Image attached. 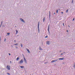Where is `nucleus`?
Masks as SVG:
<instances>
[{
  "instance_id": "a878e982",
  "label": "nucleus",
  "mask_w": 75,
  "mask_h": 75,
  "mask_svg": "<svg viewBox=\"0 0 75 75\" xmlns=\"http://www.w3.org/2000/svg\"><path fill=\"white\" fill-rule=\"evenodd\" d=\"M48 62H45V63H44V64H47V63H48Z\"/></svg>"
},
{
  "instance_id": "473e14b6",
  "label": "nucleus",
  "mask_w": 75,
  "mask_h": 75,
  "mask_svg": "<svg viewBox=\"0 0 75 75\" xmlns=\"http://www.w3.org/2000/svg\"><path fill=\"white\" fill-rule=\"evenodd\" d=\"M1 41V36H0V41Z\"/></svg>"
},
{
  "instance_id": "0eeeda50",
  "label": "nucleus",
  "mask_w": 75,
  "mask_h": 75,
  "mask_svg": "<svg viewBox=\"0 0 75 75\" xmlns=\"http://www.w3.org/2000/svg\"><path fill=\"white\" fill-rule=\"evenodd\" d=\"M19 67H20V68H21V69H23V68H24V66H19Z\"/></svg>"
},
{
  "instance_id": "c85d7f7f",
  "label": "nucleus",
  "mask_w": 75,
  "mask_h": 75,
  "mask_svg": "<svg viewBox=\"0 0 75 75\" xmlns=\"http://www.w3.org/2000/svg\"><path fill=\"white\" fill-rule=\"evenodd\" d=\"M48 28H50V25H48Z\"/></svg>"
},
{
  "instance_id": "49530a36",
  "label": "nucleus",
  "mask_w": 75,
  "mask_h": 75,
  "mask_svg": "<svg viewBox=\"0 0 75 75\" xmlns=\"http://www.w3.org/2000/svg\"><path fill=\"white\" fill-rule=\"evenodd\" d=\"M11 47H13V46L12 45H11Z\"/></svg>"
},
{
  "instance_id": "f8f14e48",
  "label": "nucleus",
  "mask_w": 75,
  "mask_h": 75,
  "mask_svg": "<svg viewBox=\"0 0 75 75\" xmlns=\"http://www.w3.org/2000/svg\"><path fill=\"white\" fill-rule=\"evenodd\" d=\"M18 59H20V57H18L16 59V61H18Z\"/></svg>"
},
{
  "instance_id": "6ab92c4d",
  "label": "nucleus",
  "mask_w": 75,
  "mask_h": 75,
  "mask_svg": "<svg viewBox=\"0 0 75 75\" xmlns=\"http://www.w3.org/2000/svg\"><path fill=\"white\" fill-rule=\"evenodd\" d=\"M73 67H74V68H75V62L74 63V64L73 65Z\"/></svg>"
},
{
  "instance_id": "7c9ffc66",
  "label": "nucleus",
  "mask_w": 75,
  "mask_h": 75,
  "mask_svg": "<svg viewBox=\"0 0 75 75\" xmlns=\"http://www.w3.org/2000/svg\"><path fill=\"white\" fill-rule=\"evenodd\" d=\"M6 41V39L5 38L4 40V41Z\"/></svg>"
},
{
  "instance_id": "9b49d317",
  "label": "nucleus",
  "mask_w": 75,
  "mask_h": 75,
  "mask_svg": "<svg viewBox=\"0 0 75 75\" xmlns=\"http://www.w3.org/2000/svg\"><path fill=\"white\" fill-rule=\"evenodd\" d=\"M39 50H43V49H42L41 48V46H39Z\"/></svg>"
},
{
  "instance_id": "09e8293b",
  "label": "nucleus",
  "mask_w": 75,
  "mask_h": 75,
  "mask_svg": "<svg viewBox=\"0 0 75 75\" xmlns=\"http://www.w3.org/2000/svg\"><path fill=\"white\" fill-rule=\"evenodd\" d=\"M68 27H70V26H69V25H68Z\"/></svg>"
},
{
  "instance_id": "f704fd0d",
  "label": "nucleus",
  "mask_w": 75,
  "mask_h": 75,
  "mask_svg": "<svg viewBox=\"0 0 75 75\" xmlns=\"http://www.w3.org/2000/svg\"><path fill=\"white\" fill-rule=\"evenodd\" d=\"M23 58H24V57H25L24 55V54L23 55Z\"/></svg>"
},
{
  "instance_id": "e433bc0d",
  "label": "nucleus",
  "mask_w": 75,
  "mask_h": 75,
  "mask_svg": "<svg viewBox=\"0 0 75 75\" xmlns=\"http://www.w3.org/2000/svg\"><path fill=\"white\" fill-rule=\"evenodd\" d=\"M49 14H51L50 13V11H49Z\"/></svg>"
},
{
  "instance_id": "864d4df0",
  "label": "nucleus",
  "mask_w": 75,
  "mask_h": 75,
  "mask_svg": "<svg viewBox=\"0 0 75 75\" xmlns=\"http://www.w3.org/2000/svg\"><path fill=\"white\" fill-rule=\"evenodd\" d=\"M24 55V54H22V55Z\"/></svg>"
},
{
  "instance_id": "dca6fc26",
  "label": "nucleus",
  "mask_w": 75,
  "mask_h": 75,
  "mask_svg": "<svg viewBox=\"0 0 75 75\" xmlns=\"http://www.w3.org/2000/svg\"><path fill=\"white\" fill-rule=\"evenodd\" d=\"M21 47H23V45L21 43Z\"/></svg>"
},
{
  "instance_id": "ddd939ff",
  "label": "nucleus",
  "mask_w": 75,
  "mask_h": 75,
  "mask_svg": "<svg viewBox=\"0 0 75 75\" xmlns=\"http://www.w3.org/2000/svg\"><path fill=\"white\" fill-rule=\"evenodd\" d=\"M45 17H44L43 19V22H44V21H45Z\"/></svg>"
},
{
  "instance_id": "72a5a7b5",
  "label": "nucleus",
  "mask_w": 75,
  "mask_h": 75,
  "mask_svg": "<svg viewBox=\"0 0 75 75\" xmlns=\"http://www.w3.org/2000/svg\"><path fill=\"white\" fill-rule=\"evenodd\" d=\"M66 31H67V33H68V30H67Z\"/></svg>"
},
{
  "instance_id": "f3484780",
  "label": "nucleus",
  "mask_w": 75,
  "mask_h": 75,
  "mask_svg": "<svg viewBox=\"0 0 75 75\" xmlns=\"http://www.w3.org/2000/svg\"><path fill=\"white\" fill-rule=\"evenodd\" d=\"M23 59L24 61H26V59H25V57H23Z\"/></svg>"
},
{
  "instance_id": "4468645a",
  "label": "nucleus",
  "mask_w": 75,
  "mask_h": 75,
  "mask_svg": "<svg viewBox=\"0 0 75 75\" xmlns=\"http://www.w3.org/2000/svg\"><path fill=\"white\" fill-rule=\"evenodd\" d=\"M47 30L48 31V32L49 34H50V28H48Z\"/></svg>"
},
{
  "instance_id": "5701e85b",
  "label": "nucleus",
  "mask_w": 75,
  "mask_h": 75,
  "mask_svg": "<svg viewBox=\"0 0 75 75\" xmlns=\"http://www.w3.org/2000/svg\"><path fill=\"white\" fill-rule=\"evenodd\" d=\"M7 75H10V74L9 73H7Z\"/></svg>"
},
{
  "instance_id": "20e7f679",
  "label": "nucleus",
  "mask_w": 75,
  "mask_h": 75,
  "mask_svg": "<svg viewBox=\"0 0 75 75\" xmlns=\"http://www.w3.org/2000/svg\"><path fill=\"white\" fill-rule=\"evenodd\" d=\"M6 68H7L8 70H10V66H7L6 67Z\"/></svg>"
},
{
  "instance_id": "bb28decb",
  "label": "nucleus",
  "mask_w": 75,
  "mask_h": 75,
  "mask_svg": "<svg viewBox=\"0 0 75 75\" xmlns=\"http://www.w3.org/2000/svg\"><path fill=\"white\" fill-rule=\"evenodd\" d=\"M56 12L57 13H58V10L56 11Z\"/></svg>"
},
{
  "instance_id": "58836bf2",
  "label": "nucleus",
  "mask_w": 75,
  "mask_h": 75,
  "mask_svg": "<svg viewBox=\"0 0 75 75\" xmlns=\"http://www.w3.org/2000/svg\"><path fill=\"white\" fill-rule=\"evenodd\" d=\"M8 54H9V55H11V54L10 53H8Z\"/></svg>"
},
{
  "instance_id": "c756f323",
  "label": "nucleus",
  "mask_w": 75,
  "mask_h": 75,
  "mask_svg": "<svg viewBox=\"0 0 75 75\" xmlns=\"http://www.w3.org/2000/svg\"><path fill=\"white\" fill-rule=\"evenodd\" d=\"M68 10L67 9L66 10V13H68Z\"/></svg>"
},
{
  "instance_id": "8fccbe9b",
  "label": "nucleus",
  "mask_w": 75,
  "mask_h": 75,
  "mask_svg": "<svg viewBox=\"0 0 75 75\" xmlns=\"http://www.w3.org/2000/svg\"><path fill=\"white\" fill-rule=\"evenodd\" d=\"M14 42H16V40H15Z\"/></svg>"
},
{
  "instance_id": "aec40b11",
  "label": "nucleus",
  "mask_w": 75,
  "mask_h": 75,
  "mask_svg": "<svg viewBox=\"0 0 75 75\" xmlns=\"http://www.w3.org/2000/svg\"><path fill=\"white\" fill-rule=\"evenodd\" d=\"M51 17V14H49V18H50V17Z\"/></svg>"
},
{
  "instance_id": "3c124183",
  "label": "nucleus",
  "mask_w": 75,
  "mask_h": 75,
  "mask_svg": "<svg viewBox=\"0 0 75 75\" xmlns=\"http://www.w3.org/2000/svg\"><path fill=\"white\" fill-rule=\"evenodd\" d=\"M15 27H17V26L16 25V26H15Z\"/></svg>"
},
{
  "instance_id": "4be33fe9",
  "label": "nucleus",
  "mask_w": 75,
  "mask_h": 75,
  "mask_svg": "<svg viewBox=\"0 0 75 75\" xmlns=\"http://www.w3.org/2000/svg\"><path fill=\"white\" fill-rule=\"evenodd\" d=\"M24 62H25V64H27V60H25Z\"/></svg>"
},
{
  "instance_id": "f03ea898",
  "label": "nucleus",
  "mask_w": 75,
  "mask_h": 75,
  "mask_svg": "<svg viewBox=\"0 0 75 75\" xmlns=\"http://www.w3.org/2000/svg\"><path fill=\"white\" fill-rule=\"evenodd\" d=\"M19 19L20 21H21L22 22H23V23H25V21L23 19V18H20Z\"/></svg>"
},
{
  "instance_id": "a211bd4d",
  "label": "nucleus",
  "mask_w": 75,
  "mask_h": 75,
  "mask_svg": "<svg viewBox=\"0 0 75 75\" xmlns=\"http://www.w3.org/2000/svg\"><path fill=\"white\" fill-rule=\"evenodd\" d=\"M14 45H18V43H17L15 44H14Z\"/></svg>"
},
{
  "instance_id": "37998d69",
  "label": "nucleus",
  "mask_w": 75,
  "mask_h": 75,
  "mask_svg": "<svg viewBox=\"0 0 75 75\" xmlns=\"http://www.w3.org/2000/svg\"><path fill=\"white\" fill-rule=\"evenodd\" d=\"M63 54H65V52H63Z\"/></svg>"
},
{
  "instance_id": "2f4dec72",
  "label": "nucleus",
  "mask_w": 75,
  "mask_h": 75,
  "mask_svg": "<svg viewBox=\"0 0 75 75\" xmlns=\"http://www.w3.org/2000/svg\"><path fill=\"white\" fill-rule=\"evenodd\" d=\"M74 2V0H72L71 3H73V2Z\"/></svg>"
},
{
  "instance_id": "b1692460",
  "label": "nucleus",
  "mask_w": 75,
  "mask_h": 75,
  "mask_svg": "<svg viewBox=\"0 0 75 75\" xmlns=\"http://www.w3.org/2000/svg\"><path fill=\"white\" fill-rule=\"evenodd\" d=\"M38 31L39 33H40V29L39 28H38Z\"/></svg>"
},
{
  "instance_id": "ea45409f",
  "label": "nucleus",
  "mask_w": 75,
  "mask_h": 75,
  "mask_svg": "<svg viewBox=\"0 0 75 75\" xmlns=\"http://www.w3.org/2000/svg\"><path fill=\"white\" fill-rule=\"evenodd\" d=\"M10 64H11V63H12L11 61H10Z\"/></svg>"
},
{
  "instance_id": "393cba45",
  "label": "nucleus",
  "mask_w": 75,
  "mask_h": 75,
  "mask_svg": "<svg viewBox=\"0 0 75 75\" xmlns=\"http://www.w3.org/2000/svg\"><path fill=\"white\" fill-rule=\"evenodd\" d=\"M47 37H48V36L47 35L45 37V38H47Z\"/></svg>"
},
{
  "instance_id": "c03bdc74",
  "label": "nucleus",
  "mask_w": 75,
  "mask_h": 75,
  "mask_svg": "<svg viewBox=\"0 0 75 75\" xmlns=\"http://www.w3.org/2000/svg\"><path fill=\"white\" fill-rule=\"evenodd\" d=\"M61 51H62V50H60V51H59L60 52H61Z\"/></svg>"
},
{
  "instance_id": "2eb2a0df",
  "label": "nucleus",
  "mask_w": 75,
  "mask_h": 75,
  "mask_svg": "<svg viewBox=\"0 0 75 75\" xmlns=\"http://www.w3.org/2000/svg\"><path fill=\"white\" fill-rule=\"evenodd\" d=\"M17 33H18V30H16V34H17Z\"/></svg>"
},
{
  "instance_id": "de8ad7c7",
  "label": "nucleus",
  "mask_w": 75,
  "mask_h": 75,
  "mask_svg": "<svg viewBox=\"0 0 75 75\" xmlns=\"http://www.w3.org/2000/svg\"><path fill=\"white\" fill-rule=\"evenodd\" d=\"M54 14H55V13H54Z\"/></svg>"
},
{
  "instance_id": "cd10ccee",
  "label": "nucleus",
  "mask_w": 75,
  "mask_h": 75,
  "mask_svg": "<svg viewBox=\"0 0 75 75\" xmlns=\"http://www.w3.org/2000/svg\"><path fill=\"white\" fill-rule=\"evenodd\" d=\"M4 25H2V28H4Z\"/></svg>"
},
{
  "instance_id": "1a4fd4ad",
  "label": "nucleus",
  "mask_w": 75,
  "mask_h": 75,
  "mask_svg": "<svg viewBox=\"0 0 75 75\" xmlns=\"http://www.w3.org/2000/svg\"><path fill=\"white\" fill-rule=\"evenodd\" d=\"M3 21H1V25H0V28H1V25H2V24H3Z\"/></svg>"
},
{
  "instance_id": "603ef678",
  "label": "nucleus",
  "mask_w": 75,
  "mask_h": 75,
  "mask_svg": "<svg viewBox=\"0 0 75 75\" xmlns=\"http://www.w3.org/2000/svg\"><path fill=\"white\" fill-rule=\"evenodd\" d=\"M63 64H64V62H63Z\"/></svg>"
},
{
  "instance_id": "423d86ee",
  "label": "nucleus",
  "mask_w": 75,
  "mask_h": 75,
  "mask_svg": "<svg viewBox=\"0 0 75 75\" xmlns=\"http://www.w3.org/2000/svg\"><path fill=\"white\" fill-rule=\"evenodd\" d=\"M40 28V22H38V28Z\"/></svg>"
},
{
  "instance_id": "7ed1b4c3",
  "label": "nucleus",
  "mask_w": 75,
  "mask_h": 75,
  "mask_svg": "<svg viewBox=\"0 0 75 75\" xmlns=\"http://www.w3.org/2000/svg\"><path fill=\"white\" fill-rule=\"evenodd\" d=\"M58 59H56L54 60L51 61V62L53 63V62H56V61H58Z\"/></svg>"
},
{
  "instance_id": "a18cd8bd",
  "label": "nucleus",
  "mask_w": 75,
  "mask_h": 75,
  "mask_svg": "<svg viewBox=\"0 0 75 75\" xmlns=\"http://www.w3.org/2000/svg\"><path fill=\"white\" fill-rule=\"evenodd\" d=\"M61 55H63V53H62L61 54Z\"/></svg>"
},
{
  "instance_id": "9d476101",
  "label": "nucleus",
  "mask_w": 75,
  "mask_h": 75,
  "mask_svg": "<svg viewBox=\"0 0 75 75\" xmlns=\"http://www.w3.org/2000/svg\"><path fill=\"white\" fill-rule=\"evenodd\" d=\"M64 59V58H60L59 59V60H63Z\"/></svg>"
},
{
  "instance_id": "6e6552de",
  "label": "nucleus",
  "mask_w": 75,
  "mask_h": 75,
  "mask_svg": "<svg viewBox=\"0 0 75 75\" xmlns=\"http://www.w3.org/2000/svg\"><path fill=\"white\" fill-rule=\"evenodd\" d=\"M26 50H27L28 53H30V50H29L28 49V48H26Z\"/></svg>"
},
{
  "instance_id": "4c0bfd02",
  "label": "nucleus",
  "mask_w": 75,
  "mask_h": 75,
  "mask_svg": "<svg viewBox=\"0 0 75 75\" xmlns=\"http://www.w3.org/2000/svg\"><path fill=\"white\" fill-rule=\"evenodd\" d=\"M15 47H16V48H18V47H17V46H16Z\"/></svg>"
},
{
  "instance_id": "412c9836",
  "label": "nucleus",
  "mask_w": 75,
  "mask_h": 75,
  "mask_svg": "<svg viewBox=\"0 0 75 75\" xmlns=\"http://www.w3.org/2000/svg\"><path fill=\"white\" fill-rule=\"evenodd\" d=\"M10 33H7V34L8 35H10Z\"/></svg>"
},
{
  "instance_id": "79ce46f5",
  "label": "nucleus",
  "mask_w": 75,
  "mask_h": 75,
  "mask_svg": "<svg viewBox=\"0 0 75 75\" xmlns=\"http://www.w3.org/2000/svg\"><path fill=\"white\" fill-rule=\"evenodd\" d=\"M74 18H73V21H74Z\"/></svg>"
},
{
  "instance_id": "f257e3e1",
  "label": "nucleus",
  "mask_w": 75,
  "mask_h": 75,
  "mask_svg": "<svg viewBox=\"0 0 75 75\" xmlns=\"http://www.w3.org/2000/svg\"><path fill=\"white\" fill-rule=\"evenodd\" d=\"M23 63V59H21L18 62L19 64H21Z\"/></svg>"
},
{
  "instance_id": "5fc2aeb1",
  "label": "nucleus",
  "mask_w": 75,
  "mask_h": 75,
  "mask_svg": "<svg viewBox=\"0 0 75 75\" xmlns=\"http://www.w3.org/2000/svg\"><path fill=\"white\" fill-rule=\"evenodd\" d=\"M42 44H43V43H42Z\"/></svg>"
},
{
  "instance_id": "a19ab883",
  "label": "nucleus",
  "mask_w": 75,
  "mask_h": 75,
  "mask_svg": "<svg viewBox=\"0 0 75 75\" xmlns=\"http://www.w3.org/2000/svg\"><path fill=\"white\" fill-rule=\"evenodd\" d=\"M62 14H63L64 13H63V12H62Z\"/></svg>"
},
{
  "instance_id": "39448f33",
  "label": "nucleus",
  "mask_w": 75,
  "mask_h": 75,
  "mask_svg": "<svg viewBox=\"0 0 75 75\" xmlns=\"http://www.w3.org/2000/svg\"><path fill=\"white\" fill-rule=\"evenodd\" d=\"M46 44L47 45H50V41H47L46 42Z\"/></svg>"
},
{
  "instance_id": "c9c22d12",
  "label": "nucleus",
  "mask_w": 75,
  "mask_h": 75,
  "mask_svg": "<svg viewBox=\"0 0 75 75\" xmlns=\"http://www.w3.org/2000/svg\"><path fill=\"white\" fill-rule=\"evenodd\" d=\"M63 26H64V23H63Z\"/></svg>"
}]
</instances>
